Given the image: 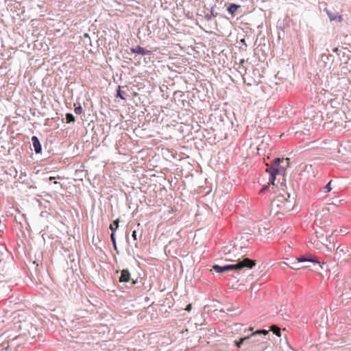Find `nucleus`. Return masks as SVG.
<instances>
[{
  "label": "nucleus",
  "instance_id": "6",
  "mask_svg": "<svg viewBox=\"0 0 351 351\" xmlns=\"http://www.w3.org/2000/svg\"><path fill=\"white\" fill-rule=\"evenodd\" d=\"M335 258L341 263H347L351 260V248L346 244L340 245L335 253Z\"/></svg>",
  "mask_w": 351,
  "mask_h": 351
},
{
  "label": "nucleus",
  "instance_id": "7",
  "mask_svg": "<svg viewBox=\"0 0 351 351\" xmlns=\"http://www.w3.org/2000/svg\"><path fill=\"white\" fill-rule=\"evenodd\" d=\"M277 162L280 165V169H275V171H278L279 174H282V177H284L286 173V170L289 166V158H276Z\"/></svg>",
  "mask_w": 351,
  "mask_h": 351
},
{
  "label": "nucleus",
  "instance_id": "11",
  "mask_svg": "<svg viewBox=\"0 0 351 351\" xmlns=\"http://www.w3.org/2000/svg\"><path fill=\"white\" fill-rule=\"evenodd\" d=\"M32 142L36 153H40L41 152L42 148L38 138L36 136H34L32 137Z\"/></svg>",
  "mask_w": 351,
  "mask_h": 351
},
{
  "label": "nucleus",
  "instance_id": "24",
  "mask_svg": "<svg viewBox=\"0 0 351 351\" xmlns=\"http://www.w3.org/2000/svg\"><path fill=\"white\" fill-rule=\"evenodd\" d=\"M132 237H133L134 240H136V239H136V232L135 230H134V231H133V232H132Z\"/></svg>",
  "mask_w": 351,
  "mask_h": 351
},
{
  "label": "nucleus",
  "instance_id": "25",
  "mask_svg": "<svg viewBox=\"0 0 351 351\" xmlns=\"http://www.w3.org/2000/svg\"><path fill=\"white\" fill-rule=\"evenodd\" d=\"M332 51H333V52H335V53H337V52H338V51H339V49H338V47H336V48H335Z\"/></svg>",
  "mask_w": 351,
  "mask_h": 351
},
{
  "label": "nucleus",
  "instance_id": "4",
  "mask_svg": "<svg viewBox=\"0 0 351 351\" xmlns=\"http://www.w3.org/2000/svg\"><path fill=\"white\" fill-rule=\"evenodd\" d=\"M256 265L255 261L250 260L247 258H243L241 262L237 263L234 265H228L225 266H219L217 265H215L213 267V269L218 273H222L224 271H228L230 270H239L244 267L247 268H252Z\"/></svg>",
  "mask_w": 351,
  "mask_h": 351
},
{
  "label": "nucleus",
  "instance_id": "5",
  "mask_svg": "<svg viewBox=\"0 0 351 351\" xmlns=\"http://www.w3.org/2000/svg\"><path fill=\"white\" fill-rule=\"evenodd\" d=\"M271 208L276 213H284L291 209L292 204L284 195L276 196L271 203Z\"/></svg>",
  "mask_w": 351,
  "mask_h": 351
},
{
  "label": "nucleus",
  "instance_id": "12",
  "mask_svg": "<svg viewBox=\"0 0 351 351\" xmlns=\"http://www.w3.org/2000/svg\"><path fill=\"white\" fill-rule=\"evenodd\" d=\"M327 14L330 21H337L341 22L343 21V17L341 15L338 14L337 13H333L330 11H327Z\"/></svg>",
  "mask_w": 351,
  "mask_h": 351
},
{
  "label": "nucleus",
  "instance_id": "27",
  "mask_svg": "<svg viewBox=\"0 0 351 351\" xmlns=\"http://www.w3.org/2000/svg\"><path fill=\"white\" fill-rule=\"evenodd\" d=\"M85 37H88V34L87 33L84 34V35Z\"/></svg>",
  "mask_w": 351,
  "mask_h": 351
},
{
  "label": "nucleus",
  "instance_id": "22",
  "mask_svg": "<svg viewBox=\"0 0 351 351\" xmlns=\"http://www.w3.org/2000/svg\"><path fill=\"white\" fill-rule=\"evenodd\" d=\"M74 111H75V114H80L82 112L83 109H82V106H79L75 108Z\"/></svg>",
  "mask_w": 351,
  "mask_h": 351
},
{
  "label": "nucleus",
  "instance_id": "23",
  "mask_svg": "<svg viewBox=\"0 0 351 351\" xmlns=\"http://www.w3.org/2000/svg\"><path fill=\"white\" fill-rule=\"evenodd\" d=\"M192 308V305L191 304H188L185 308L186 311H190Z\"/></svg>",
  "mask_w": 351,
  "mask_h": 351
},
{
  "label": "nucleus",
  "instance_id": "28",
  "mask_svg": "<svg viewBox=\"0 0 351 351\" xmlns=\"http://www.w3.org/2000/svg\"><path fill=\"white\" fill-rule=\"evenodd\" d=\"M345 294H347V295H348V297L351 298V295H350V294H348V293H345Z\"/></svg>",
  "mask_w": 351,
  "mask_h": 351
},
{
  "label": "nucleus",
  "instance_id": "16",
  "mask_svg": "<svg viewBox=\"0 0 351 351\" xmlns=\"http://www.w3.org/2000/svg\"><path fill=\"white\" fill-rule=\"evenodd\" d=\"M66 120L67 123L73 122L75 121L74 116L71 113L66 114Z\"/></svg>",
  "mask_w": 351,
  "mask_h": 351
},
{
  "label": "nucleus",
  "instance_id": "18",
  "mask_svg": "<svg viewBox=\"0 0 351 351\" xmlns=\"http://www.w3.org/2000/svg\"><path fill=\"white\" fill-rule=\"evenodd\" d=\"M250 337H251V335L250 336H247V337H243V338H241L239 341H236L237 346L238 348H240L241 344L243 343V341L245 340H246V339H250Z\"/></svg>",
  "mask_w": 351,
  "mask_h": 351
},
{
  "label": "nucleus",
  "instance_id": "1",
  "mask_svg": "<svg viewBox=\"0 0 351 351\" xmlns=\"http://www.w3.org/2000/svg\"><path fill=\"white\" fill-rule=\"evenodd\" d=\"M249 249L248 239L241 237L236 238L233 243H229L222 248V252L226 256L227 261L241 262L247 254Z\"/></svg>",
  "mask_w": 351,
  "mask_h": 351
},
{
  "label": "nucleus",
  "instance_id": "10",
  "mask_svg": "<svg viewBox=\"0 0 351 351\" xmlns=\"http://www.w3.org/2000/svg\"><path fill=\"white\" fill-rule=\"evenodd\" d=\"M130 280V273L128 269H123L119 277L120 282H128Z\"/></svg>",
  "mask_w": 351,
  "mask_h": 351
},
{
  "label": "nucleus",
  "instance_id": "14",
  "mask_svg": "<svg viewBox=\"0 0 351 351\" xmlns=\"http://www.w3.org/2000/svg\"><path fill=\"white\" fill-rule=\"evenodd\" d=\"M270 330L272 331L276 336H281V330L278 326L276 325H272L270 326Z\"/></svg>",
  "mask_w": 351,
  "mask_h": 351
},
{
  "label": "nucleus",
  "instance_id": "26",
  "mask_svg": "<svg viewBox=\"0 0 351 351\" xmlns=\"http://www.w3.org/2000/svg\"><path fill=\"white\" fill-rule=\"evenodd\" d=\"M55 178H56L55 177H50V178H49V180H54Z\"/></svg>",
  "mask_w": 351,
  "mask_h": 351
},
{
  "label": "nucleus",
  "instance_id": "29",
  "mask_svg": "<svg viewBox=\"0 0 351 351\" xmlns=\"http://www.w3.org/2000/svg\"><path fill=\"white\" fill-rule=\"evenodd\" d=\"M318 214L316 215V221L318 220Z\"/></svg>",
  "mask_w": 351,
  "mask_h": 351
},
{
  "label": "nucleus",
  "instance_id": "17",
  "mask_svg": "<svg viewBox=\"0 0 351 351\" xmlns=\"http://www.w3.org/2000/svg\"><path fill=\"white\" fill-rule=\"evenodd\" d=\"M125 93L121 90V87L119 86V90L117 91V97H120L123 100H125L126 98L124 96Z\"/></svg>",
  "mask_w": 351,
  "mask_h": 351
},
{
  "label": "nucleus",
  "instance_id": "13",
  "mask_svg": "<svg viewBox=\"0 0 351 351\" xmlns=\"http://www.w3.org/2000/svg\"><path fill=\"white\" fill-rule=\"evenodd\" d=\"M239 8V5H237L234 3H230L228 8V11L231 14H234L237 12V10H238Z\"/></svg>",
  "mask_w": 351,
  "mask_h": 351
},
{
  "label": "nucleus",
  "instance_id": "15",
  "mask_svg": "<svg viewBox=\"0 0 351 351\" xmlns=\"http://www.w3.org/2000/svg\"><path fill=\"white\" fill-rule=\"evenodd\" d=\"M119 223V219H116V220H114L113 221L112 223H111L110 225V229L112 230V233H114L116 230L118 228Z\"/></svg>",
  "mask_w": 351,
  "mask_h": 351
},
{
  "label": "nucleus",
  "instance_id": "21",
  "mask_svg": "<svg viewBox=\"0 0 351 351\" xmlns=\"http://www.w3.org/2000/svg\"><path fill=\"white\" fill-rule=\"evenodd\" d=\"M110 239L113 243V245H114V249L117 248V245H116V239H115V234L114 233H112L111 235H110Z\"/></svg>",
  "mask_w": 351,
  "mask_h": 351
},
{
  "label": "nucleus",
  "instance_id": "2",
  "mask_svg": "<svg viewBox=\"0 0 351 351\" xmlns=\"http://www.w3.org/2000/svg\"><path fill=\"white\" fill-rule=\"evenodd\" d=\"M334 232L331 231L330 233L328 230L325 231L320 227L319 230L315 231V236L311 239L310 243L317 250L326 249L328 252H332L335 247L334 242L330 241Z\"/></svg>",
  "mask_w": 351,
  "mask_h": 351
},
{
  "label": "nucleus",
  "instance_id": "19",
  "mask_svg": "<svg viewBox=\"0 0 351 351\" xmlns=\"http://www.w3.org/2000/svg\"><path fill=\"white\" fill-rule=\"evenodd\" d=\"M268 332H268L267 330H257V331H256L255 332L252 333V334L251 335V336H254V335H256V334H264V335H267V334H268Z\"/></svg>",
  "mask_w": 351,
  "mask_h": 351
},
{
  "label": "nucleus",
  "instance_id": "20",
  "mask_svg": "<svg viewBox=\"0 0 351 351\" xmlns=\"http://www.w3.org/2000/svg\"><path fill=\"white\" fill-rule=\"evenodd\" d=\"M330 184H331V181L329 182L326 185V186L324 188V193H328L329 191H331L332 188L330 186Z\"/></svg>",
  "mask_w": 351,
  "mask_h": 351
},
{
  "label": "nucleus",
  "instance_id": "9",
  "mask_svg": "<svg viewBox=\"0 0 351 351\" xmlns=\"http://www.w3.org/2000/svg\"><path fill=\"white\" fill-rule=\"evenodd\" d=\"M131 51L134 53H138L141 55H149L151 53L150 51L145 50L144 48L141 46H136V47H132L130 49Z\"/></svg>",
  "mask_w": 351,
  "mask_h": 351
},
{
  "label": "nucleus",
  "instance_id": "3",
  "mask_svg": "<svg viewBox=\"0 0 351 351\" xmlns=\"http://www.w3.org/2000/svg\"><path fill=\"white\" fill-rule=\"evenodd\" d=\"M277 159L276 158L273 162L272 165L267 167L266 169V171L269 174V181L268 184L265 185L262 189L260 191V193H264L265 191H269L272 193L276 192L275 191V180L277 178V176H282V174H279L278 171H275V169H280V165L278 163Z\"/></svg>",
  "mask_w": 351,
  "mask_h": 351
},
{
  "label": "nucleus",
  "instance_id": "8",
  "mask_svg": "<svg viewBox=\"0 0 351 351\" xmlns=\"http://www.w3.org/2000/svg\"><path fill=\"white\" fill-rule=\"evenodd\" d=\"M304 262L316 263L317 261L313 258H306V257L302 256L300 258H296L295 261L292 263L293 265V266H292L291 267L294 269H299L300 267H299L298 266V264L300 263H304Z\"/></svg>",
  "mask_w": 351,
  "mask_h": 351
}]
</instances>
